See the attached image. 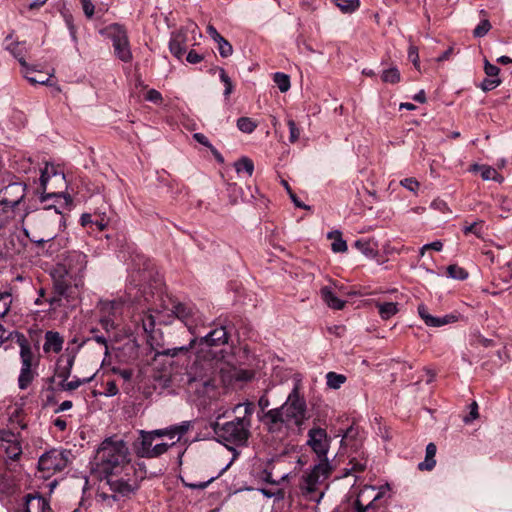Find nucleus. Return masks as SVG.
<instances>
[{"mask_svg": "<svg viewBox=\"0 0 512 512\" xmlns=\"http://www.w3.org/2000/svg\"><path fill=\"white\" fill-rule=\"evenodd\" d=\"M308 418L306 400L300 393L299 385L296 384L286 401L280 407L266 411L260 417V421L269 433L274 434L282 432L284 427L288 428L291 425L301 430Z\"/></svg>", "mask_w": 512, "mask_h": 512, "instance_id": "1", "label": "nucleus"}, {"mask_svg": "<svg viewBox=\"0 0 512 512\" xmlns=\"http://www.w3.org/2000/svg\"><path fill=\"white\" fill-rule=\"evenodd\" d=\"M94 464V469L99 476L131 465L129 449L125 441L116 437L104 439L96 451Z\"/></svg>", "mask_w": 512, "mask_h": 512, "instance_id": "2", "label": "nucleus"}, {"mask_svg": "<svg viewBox=\"0 0 512 512\" xmlns=\"http://www.w3.org/2000/svg\"><path fill=\"white\" fill-rule=\"evenodd\" d=\"M86 266L87 256L84 253L76 250L62 253L50 272L57 290L63 294L67 290V285H71L72 281L86 269Z\"/></svg>", "mask_w": 512, "mask_h": 512, "instance_id": "3", "label": "nucleus"}, {"mask_svg": "<svg viewBox=\"0 0 512 512\" xmlns=\"http://www.w3.org/2000/svg\"><path fill=\"white\" fill-rule=\"evenodd\" d=\"M251 404H246L245 415L236 417L232 421L221 424L219 421L211 423V428L220 442L241 446L249 438V428L251 425L250 416L252 414Z\"/></svg>", "mask_w": 512, "mask_h": 512, "instance_id": "4", "label": "nucleus"}, {"mask_svg": "<svg viewBox=\"0 0 512 512\" xmlns=\"http://www.w3.org/2000/svg\"><path fill=\"white\" fill-rule=\"evenodd\" d=\"M99 477L101 480H106L110 490L114 493L112 496L114 499H116V495L128 497L139 488L140 477L133 464Z\"/></svg>", "mask_w": 512, "mask_h": 512, "instance_id": "5", "label": "nucleus"}, {"mask_svg": "<svg viewBox=\"0 0 512 512\" xmlns=\"http://www.w3.org/2000/svg\"><path fill=\"white\" fill-rule=\"evenodd\" d=\"M229 334L224 326H219L203 337H194L187 346L174 347L167 349L164 354L175 357L179 353H187L192 348H197V357L200 358L202 353H209L206 348L219 347L228 343Z\"/></svg>", "mask_w": 512, "mask_h": 512, "instance_id": "6", "label": "nucleus"}, {"mask_svg": "<svg viewBox=\"0 0 512 512\" xmlns=\"http://www.w3.org/2000/svg\"><path fill=\"white\" fill-rule=\"evenodd\" d=\"M103 33L112 41L115 56L124 63H129L133 59L127 29L119 24L108 25Z\"/></svg>", "mask_w": 512, "mask_h": 512, "instance_id": "7", "label": "nucleus"}, {"mask_svg": "<svg viewBox=\"0 0 512 512\" xmlns=\"http://www.w3.org/2000/svg\"><path fill=\"white\" fill-rule=\"evenodd\" d=\"M69 451L52 449L44 453L38 461V469L43 473V478H49L56 472L67 467Z\"/></svg>", "mask_w": 512, "mask_h": 512, "instance_id": "8", "label": "nucleus"}, {"mask_svg": "<svg viewBox=\"0 0 512 512\" xmlns=\"http://www.w3.org/2000/svg\"><path fill=\"white\" fill-rule=\"evenodd\" d=\"M124 304L125 302L121 298L99 301V323L106 332H110L117 327L116 320L122 315Z\"/></svg>", "mask_w": 512, "mask_h": 512, "instance_id": "9", "label": "nucleus"}, {"mask_svg": "<svg viewBox=\"0 0 512 512\" xmlns=\"http://www.w3.org/2000/svg\"><path fill=\"white\" fill-rule=\"evenodd\" d=\"M7 338H10L11 341H15L20 347V370H28L38 367L39 361L35 359L30 342L23 333L13 331L7 335Z\"/></svg>", "mask_w": 512, "mask_h": 512, "instance_id": "10", "label": "nucleus"}, {"mask_svg": "<svg viewBox=\"0 0 512 512\" xmlns=\"http://www.w3.org/2000/svg\"><path fill=\"white\" fill-rule=\"evenodd\" d=\"M330 472L331 467L328 460H321L306 476H304L302 489L307 494L315 492L318 485L328 478Z\"/></svg>", "mask_w": 512, "mask_h": 512, "instance_id": "11", "label": "nucleus"}, {"mask_svg": "<svg viewBox=\"0 0 512 512\" xmlns=\"http://www.w3.org/2000/svg\"><path fill=\"white\" fill-rule=\"evenodd\" d=\"M307 444L321 460H328L327 453L330 446V439L325 429L316 427L308 431Z\"/></svg>", "mask_w": 512, "mask_h": 512, "instance_id": "12", "label": "nucleus"}, {"mask_svg": "<svg viewBox=\"0 0 512 512\" xmlns=\"http://www.w3.org/2000/svg\"><path fill=\"white\" fill-rule=\"evenodd\" d=\"M173 314L182 321L192 334H195L197 322L200 316L195 307L184 303H178L173 306Z\"/></svg>", "mask_w": 512, "mask_h": 512, "instance_id": "13", "label": "nucleus"}, {"mask_svg": "<svg viewBox=\"0 0 512 512\" xmlns=\"http://www.w3.org/2000/svg\"><path fill=\"white\" fill-rule=\"evenodd\" d=\"M0 193V201L16 209L26 195V185L20 182L10 183Z\"/></svg>", "mask_w": 512, "mask_h": 512, "instance_id": "14", "label": "nucleus"}, {"mask_svg": "<svg viewBox=\"0 0 512 512\" xmlns=\"http://www.w3.org/2000/svg\"><path fill=\"white\" fill-rule=\"evenodd\" d=\"M378 507V495L375 486L365 485L358 493L354 502L356 512H367Z\"/></svg>", "mask_w": 512, "mask_h": 512, "instance_id": "15", "label": "nucleus"}, {"mask_svg": "<svg viewBox=\"0 0 512 512\" xmlns=\"http://www.w3.org/2000/svg\"><path fill=\"white\" fill-rule=\"evenodd\" d=\"M53 290L54 295L47 299V302L50 305V310H57L60 307H73L75 306L77 296L75 295V291L72 285H67V290L61 294L55 285V281L53 280Z\"/></svg>", "mask_w": 512, "mask_h": 512, "instance_id": "16", "label": "nucleus"}, {"mask_svg": "<svg viewBox=\"0 0 512 512\" xmlns=\"http://www.w3.org/2000/svg\"><path fill=\"white\" fill-rule=\"evenodd\" d=\"M419 317L429 327H441L458 321L459 316L456 314H447L443 317H434L428 312V308L424 304H420L417 308Z\"/></svg>", "mask_w": 512, "mask_h": 512, "instance_id": "17", "label": "nucleus"}, {"mask_svg": "<svg viewBox=\"0 0 512 512\" xmlns=\"http://www.w3.org/2000/svg\"><path fill=\"white\" fill-rule=\"evenodd\" d=\"M170 52L178 59H182L187 50V37L182 31L173 34L169 42Z\"/></svg>", "mask_w": 512, "mask_h": 512, "instance_id": "18", "label": "nucleus"}, {"mask_svg": "<svg viewBox=\"0 0 512 512\" xmlns=\"http://www.w3.org/2000/svg\"><path fill=\"white\" fill-rule=\"evenodd\" d=\"M361 442V432L358 426L351 425L342 435L341 445L344 447H350L356 450L361 445Z\"/></svg>", "mask_w": 512, "mask_h": 512, "instance_id": "19", "label": "nucleus"}, {"mask_svg": "<svg viewBox=\"0 0 512 512\" xmlns=\"http://www.w3.org/2000/svg\"><path fill=\"white\" fill-rule=\"evenodd\" d=\"M64 339L59 332L47 331L45 333V342L43 345L44 352L53 351L59 353L63 348Z\"/></svg>", "mask_w": 512, "mask_h": 512, "instance_id": "20", "label": "nucleus"}, {"mask_svg": "<svg viewBox=\"0 0 512 512\" xmlns=\"http://www.w3.org/2000/svg\"><path fill=\"white\" fill-rule=\"evenodd\" d=\"M50 510L49 503L42 496L28 495L24 512H47Z\"/></svg>", "mask_w": 512, "mask_h": 512, "instance_id": "21", "label": "nucleus"}, {"mask_svg": "<svg viewBox=\"0 0 512 512\" xmlns=\"http://www.w3.org/2000/svg\"><path fill=\"white\" fill-rule=\"evenodd\" d=\"M323 301L332 309L341 310L345 306V301L339 299L332 291L331 287L324 286L320 290Z\"/></svg>", "mask_w": 512, "mask_h": 512, "instance_id": "22", "label": "nucleus"}, {"mask_svg": "<svg viewBox=\"0 0 512 512\" xmlns=\"http://www.w3.org/2000/svg\"><path fill=\"white\" fill-rule=\"evenodd\" d=\"M437 447L434 443H429L426 446V455L425 460L423 462H420L418 464V469L423 471L427 470L430 471L435 467L436 461H435V455H436Z\"/></svg>", "mask_w": 512, "mask_h": 512, "instance_id": "23", "label": "nucleus"}, {"mask_svg": "<svg viewBox=\"0 0 512 512\" xmlns=\"http://www.w3.org/2000/svg\"><path fill=\"white\" fill-rule=\"evenodd\" d=\"M354 246L368 258H375L378 255L377 245L372 240L359 239Z\"/></svg>", "mask_w": 512, "mask_h": 512, "instance_id": "24", "label": "nucleus"}, {"mask_svg": "<svg viewBox=\"0 0 512 512\" xmlns=\"http://www.w3.org/2000/svg\"><path fill=\"white\" fill-rule=\"evenodd\" d=\"M7 50L18 60L22 70L29 66L25 60L27 49L22 43L14 42L7 46Z\"/></svg>", "mask_w": 512, "mask_h": 512, "instance_id": "25", "label": "nucleus"}, {"mask_svg": "<svg viewBox=\"0 0 512 512\" xmlns=\"http://www.w3.org/2000/svg\"><path fill=\"white\" fill-rule=\"evenodd\" d=\"M141 441L139 446L136 447L137 455L143 458H147L146 453L153 448L154 438L147 431H140Z\"/></svg>", "mask_w": 512, "mask_h": 512, "instance_id": "26", "label": "nucleus"}, {"mask_svg": "<svg viewBox=\"0 0 512 512\" xmlns=\"http://www.w3.org/2000/svg\"><path fill=\"white\" fill-rule=\"evenodd\" d=\"M24 77L32 84H46L49 77L40 72H37L33 66H28L22 70Z\"/></svg>", "mask_w": 512, "mask_h": 512, "instance_id": "27", "label": "nucleus"}, {"mask_svg": "<svg viewBox=\"0 0 512 512\" xmlns=\"http://www.w3.org/2000/svg\"><path fill=\"white\" fill-rule=\"evenodd\" d=\"M16 217V209L0 201V231Z\"/></svg>", "mask_w": 512, "mask_h": 512, "instance_id": "28", "label": "nucleus"}, {"mask_svg": "<svg viewBox=\"0 0 512 512\" xmlns=\"http://www.w3.org/2000/svg\"><path fill=\"white\" fill-rule=\"evenodd\" d=\"M376 307L378 308L379 315L383 320L390 319L399 311L398 304L395 302H377Z\"/></svg>", "mask_w": 512, "mask_h": 512, "instance_id": "29", "label": "nucleus"}, {"mask_svg": "<svg viewBox=\"0 0 512 512\" xmlns=\"http://www.w3.org/2000/svg\"><path fill=\"white\" fill-rule=\"evenodd\" d=\"M38 376L37 368L20 370L18 376V387L21 390H26L34 379Z\"/></svg>", "mask_w": 512, "mask_h": 512, "instance_id": "30", "label": "nucleus"}, {"mask_svg": "<svg viewBox=\"0 0 512 512\" xmlns=\"http://www.w3.org/2000/svg\"><path fill=\"white\" fill-rule=\"evenodd\" d=\"M194 381L197 383V392L202 395L209 396L210 392L216 389L215 380L211 376Z\"/></svg>", "mask_w": 512, "mask_h": 512, "instance_id": "31", "label": "nucleus"}, {"mask_svg": "<svg viewBox=\"0 0 512 512\" xmlns=\"http://www.w3.org/2000/svg\"><path fill=\"white\" fill-rule=\"evenodd\" d=\"M53 209V222L57 226V230L65 227V217L55 206L49 205L43 209L41 213L42 218H47V214Z\"/></svg>", "mask_w": 512, "mask_h": 512, "instance_id": "32", "label": "nucleus"}, {"mask_svg": "<svg viewBox=\"0 0 512 512\" xmlns=\"http://www.w3.org/2000/svg\"><path fill=\"white\" fill-rule=\"evenodd\" d=\"M2 447L10 460H18L22 455V447L19 439L12 443H6Z\"/></svg>", "mask_w": 512, "mask_h": 512, "instance_id": "33", "label": "nucleus"}, {"mask_svg": "<svg viewBox=\"0 0 512 512\" xmlns=\"http://www.w3.org/2000/svg\"><path fill=\"white\" fill-rule=\"evenodd\" d=\"M328 238L333 239L331 248L334 252H345L347 250L346 241L343 240L341 232L333 231L328 234Z\"/></svg>", "mask_w": 512, "mask_h": 512, "instance_id": "34", "label": "nucleus"}, {"mask_svg": "<svg viewBox=\"0 0 512 512\" xmlns=\"http://www.w3.org/2000/svg\"><path fill=\"white\" fill-rule=\"evenodd\" d=\"M92 379L93 376L84 379L75 378L72 381L65 380L61 381L58 386L60 390L73 391L79 388L81 385L89 383Z\"/></svg>", "mask_w": 512, "mask_h": 512, "instance_id": "35", "label": "nucleus"}, {"mask_svg": "<svg viewBox=\"0 0 512 512\" xmlns=\"http://www.w3.org/2000/svg\"><path fill=\"white\" fill-rule=\"evenodd\" d=\"M235 169L237 173H241L242 171H245L248 176H252L254 171V163L253 161L248 157H241L238 161L234 164Z\"/></svg>", "mask_w": 512, "mask_h": 512, "instance_id": "36", "label": "nucleus"}, {"mask_svg": "<svg viewBox=\"0 0 512 512\" xmlns=\"http://www.w3.org/2000/svg\"><path fill=\"white\" fill-rule=\"evenodd\" d=\"M273 80L282 93L290 89V78L287 74L276 72L273 76Z\"/></svg>", "mask_w": 512, "mask_h": 512, "instance_id": "37", "label": "nucleus"}, {"mask_svg": "<svg viewBox=\"0 0 512 512\" xmlns=\"http://www.w3.org/2000/svg\"><path fill=\"white\" fill-rule=\"evenodd\" d=\"M381 79L385 83L396 84L400 82V72L396 67H391L383 71Z\"/></svg>", "mask_w": 512, "mask_h": 512, "instance_id": "38", "label": "nucleus"}, {"mask_svg": "<svg viewBox=\"0 0 512 512\" xmlns=\"http://www.w3.org/2000/svg\"><path fill=\"white\" fill-rule=\"evenodd\" d=\"M327 385L329 388L338 389L345 383L346 377L336 372H328L326 375Z\"/></svg>", "mask_w": 512, "mask_h": 512, "instance_id": "39", "label": "nucleus"}, {"mask_svg": "<svg viewBox=\"0 0 512 512\" xmlns=\"http://www.w3.org/2000/svg\"><path fill=\"white\" fill-rule=\"evenodd\" d=\"M12 295L8 291L0 292V317H4L10 311Z\"/></svg>", "mask_w": 512, "mask_h": 512, "instance_id": "40", "label": "nucleus"}, {"mask_svg": "<svg viewBox=\"0 0 512 512\" xmlns=\"http://www.w3.org/2000/svg\"><path fill=\"white\" fill-rule=\"evenodd\" d=\"M343 13H352L359 7V0H333Z\"/></svg>", "mask_w": 512, "mask_h": 512, "instance_id": "41", "label": "nucleus"}, {"mask_svg": "<svg viewBox=\"0 0 512 512\" xmlns=\"http://www.w3.org/2000/svg\"><path fill=\"white\" fill-rule=\"evenodd\" d=\"M483 224H484V221L483 220H477L469 225H465L463 227V233L465 235H468L470 233L474 234L477 238H482L483 236V232H482V228H483Z\"/></svg>", "mask_w": 512, "mask_h": 512, "instance_id": "42", "label": "nucleus"}, {"mask_svg": "<svg viewBox=\"0 0 512 512\" xmlns=\"http://www.w3.org/2000/svg\"><path fill=\"white\" fill-rule=\"evenodd\" d=\"M141 324L145 333L151 334L155 328V318L151 312H145L141 316Z\"/></svg>", "mask_w": 512, "mask_h": 512, "instance_id": "43", "label": "nucleus"}, {"mask_svg": "<svg viewBox=\"0 0 512 512\" xmlns=\"http://www.w3.org/2000/svg\"><path fill=\"white\" fill-rule=\"evenodd\" d=\"M219 77L220 80L223 82L225 89H224V97L229 98L231 93L233 92L234 86L232 83L231 78L227 75L224 68H219Z\"/></svg>", "mask_w": 512, "mask_h": 512, "instance_id": "44", "label": "nucleus"}, {"mask_svg": "<svg viewBox=\"0 0 512 512\" xmlns=\"http://www.w3.org/2000/svg\"><path fill=\"white\" fill-rule=\"evenodd\" d=\"M447 273L449 277L457 280H464L468 277V272L464 268L455 264L447 267Z\"/></svg>", "mask_w": 512, "mask_h": 512, "instance_id": "45", "label": "nucleus"}, {"mask_svg": "<svg viewBox=\"0 0 512 512\" xmlns=\"http://www.w3.org/2000/svg\"><path fill=\"white\" fill-rule=\"evenodd\" d=\"M481 177L485 181L494 180L496 182H501L503 180V177L497 172V170L490 166L482 167Z\"/></svg>", "mask_w": 512, "mask_h": 512, "instance_id": "46", "label": "nucleus"}, {"mask_svg": "<svg viewBox=\"0 0 512 512\" xmlns=\"http://www.w3.org/2000/svg\"><path fill=\"white\" fill-rule=\"evenodd\" d=\"M237 127L244 133H252L256 129L257 124L248 117H240L237 120Z\"/></svg>", "mask_w": 512, "mask_h": 512, "instance_id": "47", "label": "nucleus"}, {"mask_svg": "<svg viewBox=\"0 0 512 512\" xmlns=\"http://www.w3.org/2000/svg\"><path fill=\"white\" fill-rule=\"evenodd\" d=\"M175 443L173 442L171 444L174 445ZM170 445L167 444V443H159V444H156L153 446V448H151L147 453H146V456L147 458H156V457H159L160 455L166 453L169 449Z\"/></svg>", "mask_w": 512, "mask_h": 512, "instance_id": "48", "label": "nucleus"}, {"mask_svg": "<svg viewBox=\"0 0 512 512\" xmlns=\"http://www.w3.org/2000/svg\"><path fill=\"white\" fill-rule=\"evenodd\" d=\"M494 342L491 339L485 338L481 335H475L470 341V345L474 348L493 346Z\"/></svg>", "mask_w": 512, "mask_h": 512, "instance_id": "49", "label": "nucleus"}, {"mask_svg": "<svg viewBox=\"0 0 512 512\" xmlns=\"http://www.w3.org/2000/svg\"><path fill=\"white\" fill-rule=\"evenodd\" d=\"M217 43L219 54L221 55V57L227 58L232 55L233 47L224 37L220 39Z\"/></svg>", "mask_w": 512, "mask_h": 512, "instance_id": "50", "label": "nucleus"}, {"mask_svg": "<svg viewBox=\"0 0 512 512\" xmlns=\"http://www.w3.org/2000/svg\"><path fill=\"white\" fill-rule=\"evenodd\" d=\"M491 29V24L489 20L484 19L482 20L474 29L473 35L475 37H483L485 36Z\"/></svg>", "mask_w": 512, "mask_h": 512, "instance_id": "51", "label": "nucleus"}, {"mask_svg": "<svg viewBox=\"0 0 512 512\" xmlns=\"http://www.w3.org/2000/svg\"><path fill=\"white\" fill-rule=\"evenodd\" d=\"M287 125L289 127V141L290 143H295L298 141L300 137V129L297 127L296 122L293 119H289L287 121Z\"/></svg>", "mask_w": 512, "mask_h": 512, "instance_id": "52", "label": "nucleus"}, {"mask_svg": "<svg viewBox=\"0 0 512 512\" xmlns=\"http://www.w3.org/2000/svg\"><path fill=\"white\" fill-rule=\"evenodd\" d=\"M351 468L348 470L349 472H362L367 467V460L366 459H360L357 460L355 458L350 460Z\"/></svg>", "mask_w": 512, "mask_h": 512, "instance_id": "53", "label": "nucleus"}, {"mask_svg": "<svg viewBox=\"0 0 512 512\" xmlns=\"http://www.w3.org/2000/svg\"><path fill=\"white\" fill-rule=\"evenodd\" d=\"M145 100L152 102L154 104H161L163 101V97L158 90L150 89L147 91L145 95Z\"/></svg>", "mask_w": 512, "mask_h": 512, "instance_id": "54", "label": "nucleus"}, {"mask_svg": "<svg viewBox=\"0 0 512 512\" xmlns=\"http://www.w3.org/2000/svg\"><path fill=\"white\" fill-rule=\"evenodd\" d=\"M17 439H18V435H16L15 433H13L10 430H1L0 431L1 446H4L6 443H12Z\"/></svg>", "mask_w": 512, "mask_h": 512, "instance_id": "55", "label": "nucleus"}, {"mask_svg": "<svg viewBox=\"0 0 512 512\" xmlns=\"http://www.w3.org/2000/svg\"><path fill=\"white\" fill-rule=\"evenodd\" d=\"M94 225L98 228L99 231H103L108 227L109 218L105 212L97 214V219L94 220Z\"/></svg>", "mask_w": 512, "mask_h": 512, "instance_id": "56", "label": "nucleus"}, {"mask_svg": "<svg viewBox=\"0 0 512 512\" xmlns=\"http://www.w3.org/2000/svg\"><path fill=\"white\" fill-rule=\"evenodd\" d=\"M501 83V80L499 78H489V79H484L482 84H481V88L484 90V91H491L493 89H495L496 87L499 86V84Z\"/></svg>", "mask_w": 512, "mask_h": 512, "instance_id": "57", "label": "nucleus"}, {"mask_svg": "<svg viewBox=\"0 0 512 512\" xmlns=\"http://www.w3.org/2000/svg\"><path fill=\"white\" fill-rule=\"evenodd\" d=\"M190 421H184L179 425L173 426V435H177L178 439H180L190 428Z\"/></svg>", "mask_w": 512, "mask_h": 512, "instance_id": "58", "label": "nucleus"}, {"mask_svg": "<svg viewBox=\"0 0 512 512\" xmlns=\"http://www.w3.org/2000/svg\"><path fill=\"white\" fill-rule=\"evenodd\" d=\"M61 198L63 197L65 199V202L67 205H71L72 204V198L69 194H64V193H48V194H43L41 197H40V200L41 202H45L47 199L49 198Z\"/></svg>", "mask_w": 512, "mask_h": 512, "instance_id": "59", "label": "nucleus"}, {"mask_svg": "<svg viewBox=\"0 0 512 512\" xmlns=\"http://www.w3.org/2000/svg\"><path fill=\"white\" fill-rule=\"evenodd\" d=\"M408 58L410 61H412L413 65L416 69H419V54H418V48L414 45H411L408 49Z\"/></svg>", "mask_w": 512, "mask_h": 512, "instance_id": "60", "label": "nucleus"}, {"mask_svg": "<svg viewBox=\"0 0 512 512\" xmlns=\"http://www.w3.org/2000/svg\"><path fill=\"white\" fill-rule=\"evenodd\" d=\"M484 70L487 76L493 78H497L500 72V69L496 65L491 64L488 60H485Z\"/></svg>", "mask_w": 512, "mask_h": 512, "instance_id": "61", "label": "nucleus"}, {"mask_svg": "<svg viewBox=\"0 0 512 512\" xmlns=\"http://www.w3.org/2000/svg\"><path fill=\"white\" fill-rule=\"evenodd\" d=\"M479 416L478 414V404L476 401H473L471 404H470V412H469V415L466 416L464 418V422L465 423H470L472 422L473 420L477 419Z\"/></svg>", "mask_w": 512, "mask_h": 512, "instance_id": "62", "label": "nucleus"}, {"mask_svg": "<svg viewBox=\"0 0 512 512\" xmlns=\"http://www.w3.org/2000/svg\"><path fill=\"white\" fill-rule=\"evenodd\" d=\"M401 185L412 192L419 188V182L415 178H405L401 181Z\"/></svg>", "mask_w": 512, "mask_h": 512, "instance_id": "63", "label": "nucleus"}, {"mask_svg": "<svg viewBox=\"0 0 512 512\" xmlns=\"http://www.w3.org/2000/svg\"><path fill=\"white\" fill-rule=\"evenodd\" d=\"M80 2H81V5H82L84 14L88 18H91L94 15V9H95L94 4L92 3V1L91 0H80Z\"/></svg>", "mask_w": 512, "mask_h": 512, "instance_id": "64", "label": "nucleus"}]
</instances>
